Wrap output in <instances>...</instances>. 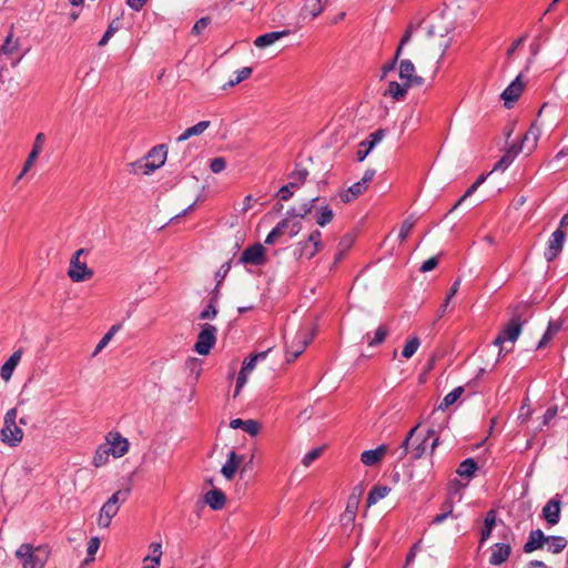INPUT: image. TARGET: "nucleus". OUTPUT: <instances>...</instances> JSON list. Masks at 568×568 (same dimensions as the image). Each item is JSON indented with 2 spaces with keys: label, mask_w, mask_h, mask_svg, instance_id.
Returning a JSON list of instances; mask_svg holds the SVG:
<instances>
[{
  "label": "nucleus",
  "mask_w": 568,
  "mask_h": 568,
  "mask_svg": "<svg viewBox=\"0 0 568 568\" xmlns=\"http://www.w3.org/2000/svg\"><path fill=\"white\" fill-rule=\"evenodd\" d=\"M130 443L119 432H109L93 455L92 464L99 468L112 458H120L129 452Z\"/></svg>",
  "instance_id": "nucleus-1"
},
{
  "label": "nucleus",
  "mask_w": 568,
  "mask_h": 568,
  "mask_svg": "<svg viewBox=\"0 0 568 568\" xmlns=\"http://www.w3.org/2000/svg\"><path fill=\"white\" fill-rule=\"evenodd\" d=\"M418 426L419 425H416L414 428H412L409 430V433L407 434L406 438L404 439V442L402 443V445L399 447V452H398V457H397L399 460L404 459L406 457V455H408V454H410V457L413 459H419L426 453V449H427L426 443H427L428 438H434L432 446H430L432 450H434L436 448V446L438 445L437 430L432 427L427 430V436L425 438H423L415 446L410 447V440L413 439Z\"/></svg>",
  "instance_id": "nucleus-2"
},
{
  "label": "nucleus",
  "mask_w": 568,
  "mask_h": 568,
  "mask_svg": "<svg viewBox=\"0 0 568 568\" xmlns=\"http://www.w3.org/2000/svg\"><path fill=\"white\" fill-rule=\"evenodd\" d=\"M22 568H44L49 550L43 546H33L31 544H21L14 552Z\"/></svg>",
  "instance_id": "nucleus-3"
},
{
  "label": "nucleus",
  "mask_w": 568,
  "mask_h": 568,
  "mask_svg": "<svg viewBox=\"0 0 568 568\" xmlns=\"http://www.w3.org/2000/svg\"><path fill=\"white\" fill-rule=\"evenodd\" d=\"M434 19H439L438 16L433 17L426 21L425 30V39L420 42L422 49H429L434 44L438 47L440 50L438 62L444 57L446 49L448 47V43L445 41V36L448 32V29L446 27H438L435 23H433Z\"/></svg>",
  "instance_id": "nucleus-4"
},
{
  "label": "nucleus",
  "mask_w": 568,
  "mask_h": 568,
  "mask_svg": "<svg viewBox=\"0 0 568 568\" xmlns=\"http://www.w3.org/2000/svg\"><path fill=\"white\" fill-rule=\"evenodd\" d=\"M17 408H11L6 413L4 425L1 429V439L10 446H17L23 438L22 429L17 425Z\"/></svg>",
  "instance_id": "nucleus-5"
},
{
  "label": "nucleus",
  "mask_w": 568,
  "mask_h": 568,
  "mask_svg": "<svg viewBox=\"0 0 568 568\" xmlns=\"http://www.w3.org/2000/svg\"><path fill=\"white\" fill-rule=\"evenodd\" d=\"M83 254H88V251L85 248H79L70 260L68 276L72 282H84L93 276V271L88 267L84 261H81Z\"/></svg>",
  "instance_id": "nucleus-6"
},
{
  "label": "nucleus",
  "mask_w": 568,
  "mask_h": 568,
  "mask_svg": "<svg viewBox=\"0 0 568 568\" xmlns=\"http://www.w3.org/2000/svg\"><path fill=\"white\" fill-rule=\"evenodd\" d=\"M128 493L119 490L114 493L101 507L100 514L97 519V524L100 528H108L111 524L112 518L119 511L120 500H124Z\"/></svg>",
  "instance_id": "nucleus-7"
},
{
  "label": "nucleus",
  "mask_w": 568,
  "mask_h": 568,
  "mask_svg": "<svg viewBox=\"0 0 568 568\" xmlns=\"http://www.w3.org/2000/svg\"><path fill=\"white\" fill-rule=\"evenodd\" d=\"M217 328L211 324L201 325L200 333L197 335V339L194 344V351L199 355H207L211 348L216 343Z\"/></svg>",
  "instance_id": "nucleus-8"
},
{
  "label": "nucleus",
  "mask_w": 568,
  "mask_h": 568,
  "mask_svg": "<svg viewBox=\"0 0 568 568\" xmlns=\"http://www.w3.org/2000/svg\"><path fill=\"white\" fill-rule=\"evenodd\" d=\"M168 158V148L165 144L153 146L146 155H144V174L153 173L155 170L164 165Z\"/></svg>",
  "instance_id": "nucleus-9"
},
{
  "label": "nucleus",
  "mask_w": 568,
  "mask_h": 568,
  "mask_svg": "<svg viewBox=\"0 0 568 568\" xmlns=\"http://www.w3.org/2000/svg\"><path fill=\"white\" fill-rule=\"evenodd\" d=\"M322 248V233L318 230L313 231L307 240L300 242L297 245V255L300 258L311 260Z\"/></svg>",
  "instance_id": "nucleus-10"
},
{
  "label": "nucleus",
  "mask_w": 568,
  "mask_h": 568,
  "mask_svg": "<svg viewBox=\"0 0 568 568\" xmlns=\"http://www.w3.org/2000/svg\"><path fill=\"white\" fill-rule=\"evenodd\" d=\"M385 130L378 129L371 133L367 139L358 143L356 151V160L363 162L367 155L378 145L385 138Z\"/></svg>",
  "instance_id": "nucleus-11"
},
{
  "label": "nucleus",
  "mask_w": 568,
  "mask_h": 568,
  "mask_svg": "<svg viewBox=\"0 0 568 568\" xmlns=\"http://www.w3.org/2000/svg\"><path fill=\"white\" fill-rule=\"evenodd\" d=\"M240 262L243 264H251L256 266L264 265L266 262L264 246L260 243H256L246 247L242 252Z\"/></svg>",
  "instance_id": "nucleus-12"
},
{
  "label": "nucleus",
  "mask_w": 568,
  "mask_h": 568,
  "mask_svg": "<svg viewBox=\"0 0 568 568\" xmlns=\"http://www.w3.org/2000/svg\"><path fill=\"white\" fill-rule=\"evenodd\" d=\"M312 336H308L307 332L300 331L294 339L287 345L286 348V361L290 363L297 358L306 348Z\"/></svg>",
  "instance_id": "nucleus-13"
},
{
  "label": "nucleus",
  "mask_w": 568,
  "mask_h": 568,
  "mask_svg": "<svg viewBox=\"0 0 568 568\" xmlns=\"http://www.w3.org/2000/svg\"><path fill=\"white\" fill-rule=\"evenodd\" d=\"M566 240V234L562 230L558 229L550 235L545 251V258L548 262L554 261L561 252Z\"/></svg>",
  "instance_id": "nucleus-14"
},
{
  "label": "nucleus",
  "mask_w": 568,
  "mask_h": 568,
  "mask_svg": "<svg viewBox=\"0 0 568 568\" xmlns=\"http://www.w3.org/2000/svg\"><path fill=\"white\" fill-rule=\"evenodd\" d=\"M416 30H417V27L414 24H409L407 27V29L405 30V32L400 39V42L396 49L394 59L390 62H388L382 67V77H381L382 79H384L388 72H390L395 69L396 62L403 52L404 45L410 41V39Z\"/></svg>",
  "instance_id": "nucleus-15"
},
{
  "label": "nucleus",
  "mask_w": 568,
  "mask_h": 568,
  "mask_svg": "<svg viewBox=\"0 0 568 568\" xmlns=\"http://www.w3.org/2000/svg\"><path fill=\"white\" fill-rule=\"evenodd\" d=\"M521 332V324L518 318H513L508 325L499 333L494 344L499 346L504 342H515Z\"/></svg>",
  "instance_id": "nucleus-16"
},
{
  "label": "nucleus",
  "mask_w": 568,
  "mask_h": 568,
  "mask_svg": "<svg viewBox=\"0 0 568 568\" xmlns=\"http://www.w3.org/2000/svg\"><path fill=\"white\" fill-rule=\"evenodd\" d=\"M523 73H519L514 81L504 90L501 99L506 106H510L511 103L518 100L523 90L524 83L521 81Z\"/></svg>",
  "instance_id": "nucleus-17"
},
{
  "label": "nucleus",
  "mask_w": 568,
  "mask_h": 568,
  "mask_svg": "<svg viewBox=\"0 0 568 568\" xmlns=\"http://www.w3.org/2000/svg\"><path fill=\"white\" fill-rule=\"evenodd\" d=\"M540 134V126L537 124V122H534L529 130L524 135L520 146H517V149H519L520 152L523 150H526L528 153H531L537 146V142L539 140Z\"/></svg>",
  "instance_id": "nucleus-18"
},
{
  "label": "nucleus",
  "mask_w": 568,
  "mask_h": 568,
  "mask_svg": "<svg viewBox=\"0 0 568 568\" xmlns=\"http://www.w3.org/2000/svg\"><path fill=\"white\" fill-rule=\"evenodd\" d=\"M244 457L241 455H237L234 450H231L227 454V459L225 464L221 468V474L226 478L227 480H231L240 465L243 463Z\"/></svg>",
  "instance_id": "nucleus-19"
},
{
  "label": "nucleus",
  "mask_w": 568,
  "mask_h": 568,
  "mask_svg": "<svg viewBox=\"0 0 568 568\" xmlns=\"http://www.w3.org/2000/svg\"><path fill=\"white\" fill-rule=\"evenodd\" d=\"M324 9L325 6L323 2H321V0H305L300 12V18L303 21L307 19L313 20L317 16H320L324 11Z\"/></svg>",
  "instance_id": "nucleus-20"
},
{
  "label": "nucleus",
  "mask_w": 568,
  "mask_h": 568,
  "mask_svg": "<svg viewBox=\"0 0 568 568\" xmlns=\"http://www.w3.org/2000/svg\"><path fill=\"white\" fill-rule=\"evenodd\" d=\"M542 517L554 526L560 520V501L556 498L550 499L542 508Z\"/></svg>",
  "instance_id": "nucleus-21"
},
{
  "label": "nucleus",
  "mask_w": 568,
  "mask_h": 568,
  "mask_svg": "<svg viewBox=\"0 0 568 568\" xmlns=\"http://www.w3.org/2000/svg\"><path fill=\"white\" fill-rule=\"evenodd\" d=\"M22 357V351L17 349L11 354V356L3 363L0 368V376L3 381L8 382L12 377V374L20 363Z\"/></svg>",
  "instance_id": "nucleus-22"
},
{
  "label": "nucleus",
  "mask_w": 568,
  "mask_h": 568,
  "mask_svg": "<svg viewBox=\"0 0 568 568\" xmlns=\"http://www.w3.org/2000/svg\"><path fill=\"white\" fill-rule=\"evenodd\" d=\"M546 540H548V537H546L540 529L532 530L530 531L528 540L524 546V551L526 554H530L537 549H540L546 544Z\"/></svg>",
  "instance_id": "nucleus-23"
},
{
  "label": "nucleus",
  "mask_w": 568,
  "mask_h": 568,
  "mask_svg": "<svg viewBox=\"0 0 568 568\" xmlns=\"http://www.w3.org/2000/svg\"><path fill=\"white\" fill-rule=\"evenodd\" d=\"M387 449L386 445H381L375 449L365 450L361 455V462L366 466H374L382 460Z\"/></svg>",
  "instance_id": "nucleus-24"
},
{
  "label": "nucleus",
  "mask_w": 568,
  "mask_h": 568,
  "mask_svg": "<svg viewBox=\"0 0 568 568\" xmlns=\"http://www.w3.org/2000/svg\"><path fill=\"white\" fill-rule=\"evenodd\" d=\"M511 548L507 544H495L491 548V556L489 562L494 566L501 565L510 556Z\"/></svg>",
  "instance_id": "nucleus-25"
},
{
  "label": "nucleus",
  "mask_w": 568,
  "mask_h": 568,
  "mask_svg": "<svg viewBox=\"0 0 568 568\" xmlns=\"http://www.w3.org/2000/svg\"><path fill=\"white\" fill-rule=\"evenodd\" d=\"M225 494L217 488H213L204 495V503L213 510L222 509L225 506Z\"/></svg>",
  "instance_id": "nucleus-26"
},
{
  "label": "nucleus",
  "mask_w": 568,
  "mask_h": 568,
  "mask_svg": "<svg viewBox=\"0 0 568 568\" xmlns=\"http://www.w3.org/2000/svg\"><path fill=\"white\" fill-rule=\"evenodd\" d=\"M288 34H290L288 30L273 31V32L264 33L254 40V44L261 49L267 48V47L274 44L280 39H282Z\"/></svg>",
  "instance_id": "nucleus-27"
},
{
  "label": "nucleus",
  "mask_w": 568,
  "mask_h": 568,
  "mask_svg": "<svg viewBox=\"0 0 568 568\" xmlns=\"http://www.w3.org/2000/svg\"><path fill=\"white\" fill-rule=\"evenodd\" d=\"M162 555L161 542H152L149 546V554L144 556V562L150 561V565H144V568H160Z\"/></svg>",
  "instance_id": "nucleus-28"
},
{
  "label": "nucleus",
  "mask_w": 568,
  "mask_h": 568,
  "mask_svg": "<svg viewBox=\"0 0 568 568\" xmlns=\"http://www.w3.org/2000/svg\"><path fill=\"white\" fill-rule=\"evenodd\" d=\"M230 427L233 429L242 428L251 436L257 435L261 429V426L256 420H254V419L243 420L241 418L232 419L230 422Z\"/></svg>",
  "instance_id": "nucleus-29"
},
{
  "label": "nucleus",
  "mask_w": 568,
  "mask_h": 568,
  "mask_svg": "<svg viewBox=\"0 0 568 568\" xmlns=\"http://www.w3.org/2000/svg\"><path fill=\"white\" fill-rule=\"evenodd\" d=\"M353 244L354 235L352 234H346L339 240L337 245V252L334 257V266L337 265L344 258L345 254L351 250Z\"/></svg>",
  "instance_id": "nucleus-30"
},
{
  "label": "nucleus",
  "mask_w": 568,
  "mask_h": 568,
  "mask_svg": "<svg viewBox=\"0 0 568 568\" xmlns=\"http://www.w3.org/2000/svg\"><path fill=\"white\" fill-rule=\"evenodd\" d=\"M520 150L517 149V145H511L506 153L501 156V159L494 165V171H504L506 170L515 160V158L519 154Z\"/></svg>",
  "instance_id": "nucleus-31"
},
{
  "label": "nucleus",
  "mask_w": 568,
  "mask_h": 568,
  "mask_svg": "<svg viewBox=\"0 0 568 568\" xmlns=\"http://www.w3.org/2000/svg\"><path fill=\"white\" fill-rule=\"evenodd\" d=\"M409 88V83L403 82L402 84H399L396 81H392L388 83V87L385 91V95L390 97L395 100H400L406 95Z\"/></svg>",
  "instance_id": "nucleus-32"
},
{
  "label": "nucleus",
  "mask_w": 568,
  "mask_h": 568,
  "mask_svg": "<svg viewBox=\"0 0 568 568\" xmlns=\"http://www.w3.org/2000/svg\"><path fill=\"white\" fill-rule=\"evenodd\" d=\"M44 141H45V135L43 133L40 132V133H38L36 135L32 150L29 153V155L27 158V161H26L27 162V169H31V166L34 164L37 158L39 156V154L42 151V146H43Z\"/></svg>",
  "instance_id": "nucleus-33"
},
{
  "label": "nucleus",
  "mask_w": 568,
  "mask_h": 568,
  "mask_svg": "<svg viewBox=\"0 0 568 568\" xmlns=\"http://www.w3.org/2000/svg\"><path fill=\"white\" fill-rule=\"evenodd\" d=\"M20 49V40L19 38H14L12 31L7 36L3 44L0 47V53L12 57Z\"/></svg>",
  "instance_id": "nucleus-34"
},
{
  "label": "nucleus",
  "mask_w": 568,
  "mask_h": 568,
  "mask_svg": "<svg viewBox=\"0 0 568 568\" xmlns=\"http://www.w3.org/2000/svg\"><path fill=\"white\" fill-rule=\"evenodd\" d=\"M366 187L361 184V182H356L351 185L348 189L343 190L339 193V197L344 203H349L355 200L357 196L365 192Z\"/></svg>",
  "instance_id": "nucleus-35"
},
{
  "label": "nucleus",
  "mask_w": 568,
  "mask_h": 568,
  "mask_svg": "<svg viewBox=\"0 0 568 568\" xmlns=\"http://www.w3.org/2000/svg\"><path fill=\"white\" fill-rule=\"evenodd\" d=\"M390 491V488L388 486L383 485H376L374 486L371 491L368 493L366 503L367 506L371 507L375 505L381 499L385 498Z\"/></svg>",
  "instance_id": "nucleus-36"
},
{
  "label": "nucleus",
  "mask_w": 568,
  "mask_h": 568,
  "mask_svg": "<svg viewBox=\"0 0 568 568\" xmlns=\"http://www.w3.org/2000/svg\"><path fill=\"white\" fill-rule=\"evenodd\" d=\"M210 126V121H201L195 125L187 128L182 134L179 135L178 141L183 142L194 135L202 134Z\"/></svg>",
  "instance_id": "nucleus-37"
},
{
  "label": "nucleus",
  "mask_w": 568,
  "mask_h": 568,
  "mask_svg": "<svg viewBox=\"0 0 568 568\" xmlns=\"http://www.w3.org/2000/svg\"><path fill=\"white\" fill-rule=\"evenodd\" d=\"M318 200L320 197L316 196L310 200L308 202L303 203L300 207H292L287 211V215L293 217H305L313 211L314 203Z\"/></svg>",
  "instance_id": "nucleus-38"
},
{
  "label": "nucleus",
  "mask_w": 568,
  "mask_h": 568,
  "mask_svg": "<svg viewBox=\"0 0 568 568\" xmlns=\"http://www.w3.org/2000/svg\"><path fill=\"white\" fill-rule=\"evenodd\" d=\"M415 73V65L408 59H404L399 62V78L403 82L409 83L412 87V77Z\"/></svg>",
  "instance_id": "nucleus-39"
},
{
  "label": "nucleus",
  "mask_w": 568,
  "mask_h": 568,
  "mask_svg": "<svg viewBox=\"0 0 568 568\" xmlns=\"http://www.w3.org/2000/svg\"><path fill=\"white\" fill-rule=\"evenodd\" d=\"M121 324H114L110 327V329L103 335L100 342L97 344L92 356H97L114 337V335L120 331Z\"/></svg>",
  "instance_id": "nucleus-40"
},
{
  "label": "nucleus",
  "mask_w": 568,
  "mask_h": 568,
  "mask_svg": "<svg viewBox=\"0 0 568 568\" xmlns=\"http://www.w3.org/2000/svg\"><path fill=\"white\" fill-rule=\"evenodd\" d=\"M546 544H547L548 551H550L552 554H559L566 548L567 540L565 537H561V536H551V537H548V540H546Z\"/></svg>",
  "instance_id": "nucleus-41"
},
{
  "label": "nucleus",
  "mask_w": 568,
  "mask_h": 568,
  "mask_svg": "<svg viewBox=\"0 0 568 568\" xmlns=\"http://www.w3.org/2000/svg\"><path fill=\"white\" fill-rule=\"evenodd\" d=\"M464 393L463 387H456L452 392H449L440 402L438 409L440 412H444L446 408H448L450 405H453Z\"/></svg>",
  "instance_id": "nucleus-42"
},
{
  "label": "nucleus",
  "mask_w": 568,
  "mask_h": 568,
  "mask_svg": "<svg viewBox=\"0 0 568 568\" xmlns=\"http://www.w3.org/2000/svg\"><path fill=\"white\" fill-rule=\"evenodd\" d=\"M290 225V220L284 219L281 221L266 236L265 243L266 244H273L280 236H282L285 232V230Z\"/></svg>",
  "instance_id": "nucleus-43"
},
{
  "label": "nucleus",
  "mask_w": 568,
  "mask_h": 568,
  "mask_svg": "<svg viewBox=\"0 0 568 568\" xmlns=\"http://www.w3.org/2000/svg\"><path fill=\"white\" fill-rule=\"evenodd\" d=\"M419 346L420 339L417 336L409 337L403 347L402 356L406 359H409L410 357L414 356Z\"/></svg>",
  "instance_id": "nucleus-44"
},
{
  "label": "nucleus",
  "mask_w": 568,
  "mask_h": 568,
  "mask_svg": "<svg viewBox=\"0 0 568 568\" xmlns=\"http://www.w3.org/2000/svg\"><path fill=\"white\" fill-rule=\"evenodd\" d=\"M308 175V172L306 169H296L292 174L290 175V182L288 184L294 189H300L304 182L306 181V178Z\"/></svg>",
  "instance_id": "nucleus-45"
},
{
  "label": "nucleus",
  "mask_w": 568,
  "mask_h": 568,
  "mask_svg": "<svg viewBox=\"0 0 568 568\" xmlns=\"http://www.w3.org/2000/svg\"><path fill=\"white\" fill-rule=\"evenodd\" d=\"M477 469V464L474 459L467 458L458 466L457 474L462 477L470 478Z\"/></svg>",
  "instance_id": "nucleus-46"
},
{
  "label": "nucleus",
  "mask_w": 568,
  "mask_h": 568,
  "mask_svg": "<svg viewBox=\"0 0 568 568\" xmlns=\"http://www.w3.org/2000/svg\"><path fill=\"white\" fill-rule=\"evenodd\" d=\"M494 526L495 514L494 511H489L485 518V528L481 530L480 542H485L490 537Z\"/></svg>",
  "instance_id": "nucleus-47"
},
{
  "label": "nucleus",
  "mask_w": 568,
  "mask_h": 568,
  "mask_svg": "<svg viewBox=\"0 0 568 568\" xmlns=\"http://www.w3.org/2000/svg\"><path fill=\"white\" fill-rule=\"evenodd\" d=\"M333 217H334L333 210L328 205H325V206L321 207V212H320V215L317 216L316 223L323 227L326 224L331 223Z\"/></svg>",
  "instance_id": "nucleus-48"
},
{
  "label": "nucleus",
  "mask_w": 568,
  "mask_h": 568,
  "mask_svg": "<svg viewBox=\"0 0 568 568\" xmlns=\"http://www.w3.org/2000/svg\"><path fill=\"white\" fill-rule=\"evenodd\" d=\"M251 74H252V68L244 67L234 72V78L231 79L227 84L230 87H234V85L241 83L242 81H244L245 79H247Z\"/></svg>",
  "instance_id": "nucleus-49"
},
{
  "label": "nucleus",
  "mask_w": 568,
  "mask_h": 568,
  "mask_svg": "<svg viewBox=\"0 0 568 568\" xmlns=\"http://www.w3.org/2000/svg\"><path fill=\"white\" fill-rule=\"evenodd\" d=\"M119 28H120V20L119 19L112 20L110 22L106 31L104 32L103 37L99 41V45L104 47L109 42V40L112 38V36L115 33V31L119 30Z\"/></svg>",
  "instance_id": "nucleus-50"
},
{
  "label": "nucleus",
  "mask_w": 568,
  "mask_h": 568,
  "mask_svg": "<svg viewBox=\"0 0 568 568\" xmlns=\"http://www.w3.org/2000/svg\"><path fill=\"white\" fill-rule=\"evenodd\" d=\"M453 501L452 500H446L444 504H443V511L442 514L437 515L436 517H434L433 519V524L435 525H439L442 524L444 520H446L449 516H452L453 514Z\"/></svg>",
  "instance_id": "nucleus-51"
},
{
  "label": "nucleus",
  "mask_w": 568,
  "mask_h": 568,
  "mask_svg": "<svg viewBox=\"0 0 568 568\" xmlns=\"http://www.w3.org/2000/svg\"><path fill=\"white\" fill-rule=\"evenodd\" d=\"M388 335V329L386 326H379L376 332H375V335L373 338H369V336H367V344L369 346H375V345H379L382 344L386 336Z\"/></svg>",
  "instance_id": "nucleus-52"
},
{
  "label": "nucleus",
  "mask_w": 568,
  "mask_h": 568,
  "mask_svg": "<svg viewBox=\"0 0 568 568\" xmlns=\"http://www.w3.org/2000/svg\"><path fill=\"white\" fill-rule=\"evenodd\" d=\"M415 225V220L412 219V217H408L406 219L402 225H400V230H399V234H398V237L399 240L403 242L407 239V236L409 235L412 229L414 227Z\"/></svg>",
  "instance_id": "nucleus-53"
},
{
  "label": "nucleus",
  "mask_w": 568,
  "mask_h": 568,
  "mask_svg": "<svg viewBox=\"0 0 568 568\" xmlns=\"http://www.w3.org/2000/svg\"><path fill=\"white\" fill-rule=\"evenodd\" d=\"M323 453V447H316L310 450L302 459V464L308 467L315 462Z\"/></svg>",
  "instance_id": "nucleus-54"
},
{
  "label": "nucleus",
  "mask_w": 568,
  "mask_h": 568,
  "mask_svg": "<svg viewBox=\"0 0 568 568\" xmlns=\"http://www.w3.org/2000/svg\"><path fill=\"white\" fill-rule=\"evenodd\" d=\"M460 286V278H457L450 286V290L444 301V304L442 306V314L445 313L448 304L450 303V300L455 296V294L458 292Z\"/></svg>",
  "instance_id": "nucleus-55"
},
{
  "label": "nucleus",
  "mask_w": 568,
  "mask_h": 568,
  "mask_svg": "<svg viewBox=\"0 0 568 568\" xmlns=\"http://www.w3.org/2000/svg\"><path fill=\"white\" fill-rule=\"evenodd\" d=\"M359 503V495L352 494L347 501L346 511L349 514L351 518H354L357 506Z\"/></svg>",
  "instance_id": "nucleus-56"
},
{
  "label": "nucleus",
  "mask_w": 568,
  "mask_h": 568,
  "mask_svg": "<svg viewBox=\"0 0 568 568\" xmlns=\"http://www.w3.org/2000/svg\"><path fill=\"white\" fill-rule=\"evenodd\" d=\"M293 195L294 189L290 184L282 186L277 192V196L281 201H288Z\"/></svg>",
  "instance_id": "nucleus-57"
},
{
  "label": "nucleus",
  "mask_w": 568,
  "mask_h": 568,
  "mask_svg": "<svg viewBox=\"0 0 568 568\" xmlns=\"http://www.w3.org/2000/svg\"><path fill=\"white\" fill-rule=\"evenodd\" d=\"M210 168L213 173H220L226 168V162L223 158H215L211 161Z\"/></svg>",
  "instance_id": "nucleus-58"
},
{
  "label": "nucleus",
  "mask_w": 568,
  "mask_h": 568,
  "mask_svg": "<svg viewBox=\"0 0 568 568\" xmlns=\"http://www.w3.org/2000/svg\"><path fill=\"white\" fill-rule=\"evenodd\" d=\"M217 314L216 307L210 303L200 314L201 320L214 318Z\"/></svg>",
  "instance_id": "nucleus-59"
},
{
  "label": "nucleus",
  "mask_w": 568,
  "mask_h": 568,
  "mask_svg": "<svg viewBox=\"0 0 568 568\" xmlns=\"http://www.w3.org/2000/svg\"><path fill=\"white\" fill-rule=\"evenodd\" d=\"M210 24V19L207 17L199 19L193 26L192 32L194 34H201L202 31Z\"/></svg>",
  "instance_id": "nucleus-60"
},
{
  "label": "nucleus",
  "mask_w": 568,
  "mask_h": 568,
  "mask_svg": "<svg viewBox=\"0 0 568 568\" xmlns=\"http://www.w3.org/2000/svg\"><path fill=\"white\" fill-rule=\"evenodd\" d=\"M100 547V539L98 537H92L88 544L87 552L88 556L93 557Z\"/></svg>",
  "instance_id": "nucleus-61"
},
{
  "label": "nucleus",
  "mask_w": 568,
  "mask_h": 568,
  "mask_svg": "<svg viewBox=\"0 0 568 568\" xmlns=\"http://www.w3.org/2000/svg\"><path fill=\"white\" fill-rule=\"evenodd\" d=\"M437 264H438L437 257H430L422 264L419 271L423 273L429 272V271L434 270L437 266Z\"/></svg>",
  "instance_id": "nucleus-62"
},
{
  "label": "nucleus",
  "mask_w": 568,
  "mask_h": 568,
  "mask_svg": "<svg viewBox=\"0 0 568 568\" xmlns=\"http://www.w3.org/2000/svg\"><path fill=\"white\" fill-rule=\"evenodd\" d=\"M375 175V170L368 169L364 172L362 179L359 180L361 184L367 189V185L372 182Z\"/></svg>",
  "instance_id": "nucleus-63"
},
{
  "label": "nucleus",
  "mask_w": 568,
  "mask_h": 568,
  "mask_svg": "<svg viewBox=\"0 0 568 568\" xmlns=\"http://www.w3.org/2000/svg\"><path fill=\"white\" fill-rule=\"evenodd\" d=\"M255 365H256V357L251 356L248 359H245L243 362L242 369L250 374L254 369Z\"/></svg>",
  "instance_id": "nucleus-64"
}]
</instances>
